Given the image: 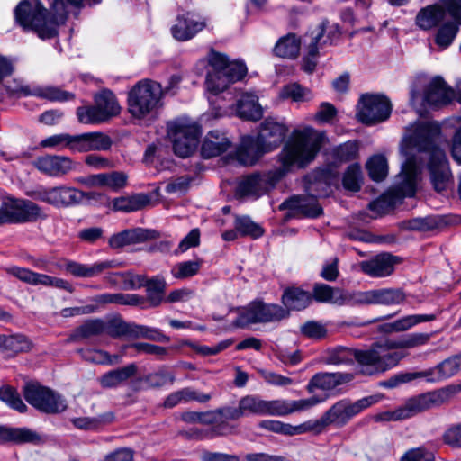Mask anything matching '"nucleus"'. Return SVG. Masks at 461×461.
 Segmentation results:
<instances>
[{
	"label": "nucleus",
	"mask_w": 461,
	"mask_h": 461,
	"mask_svg": "<svg viewBox=\"0 0 461 461\" xmlns=\"http://www.w3.org/2000/svg\"><path fill=\"white\" fill-rule=\"evenodd\" d=\"M400 461H434V455L425 447H420L408 450Z\"/></svg>",
	"instance_id": "338daca9"
},
{
	"label": "nucleus",
	"mask_w": 461,
	"mask_h": 461,
	"mask_svg": "<svg viewBox=\"0 0 461 461\" xmlns=\"http://www.w3.org/2000/svg\"><path fill=\"white\" fill-rule=\"evenodd\" d=\"M461 393V384H451L416 398L409 400L404 406L393 411L394 421L405 420L423 411L449 402Z\"/></svg>",
	"instance_id": "1a4fd4ad"
},
{
	"label": "nucleus",
	"mask_w": 461,
	"mask_h": 461,
	"mask_svg": "<svg viewBox=\"0 0 461 461\" xmlns=\"http://www.w3.org/2000/svg\"><path fill=\"white\" fill-rule=\"evenodd\" d=\"M338 110L330 103L322 102L318 107L313 119L320 124L333 123L337 118Z\"/></svg>",
	"instance_id": "bf43d9fd"
},
{
	"label": "nucleus",
	"mask_w": 461,
	"mask_h": 461,
	"mask_svg": "<svg viewBox=\"0 0 461 461\" xmlns=\"http://www.w3.org/2000/svg\"><path fill=\"white\" fill-rule=\"evenodd\" d=\"M288 318V311L276 303H266L256 300L248 304L235 323L245 326L255 323L278 322Z\"/></svg>",
	"instance_id": "dca6fc26"
},
{
	"label": "nucleus",
	"mask_w": 461,
	"mask_h": 461,
	"mask_svg": "<svg viewBox=\"0 0 461 461\" xmlns=\"http://www.w3.org/2000/svg\"><path fill=\"white\" fill-rule=\"evenodd\" d=\"M346 422V402L339 401L330 408L324 415L317 420H308L311 431L320 432L325 426L329 424L344 425Z\"/></svg>",
	"instance_id": "c9c22d12"
},
{
	"label": "nucleus",
	"mask_w": 461,
	"mask_h": 461,
	"mask_svg": "<svg viewBox=\"0 0 461 461\" xmlns=\"http://www.w3.org/2000/svg\"><path fill=\"white\" fill-rule=\"evenodd\" d=\"M105 321L99 318L88 319L74 329L67 339V343L82 342L105 333Z\"/></svg>",
	"instance_id": "2f4dec72"
},
{
	"label": "nucleus",
	"mask_w": 461,
	"mask_h": 461,
	"mask_svg": "<svg viewBox=\"0 0 461 461\" xmlns=\"http://www.w3.org/2000/svg\"><path fill=\"white\" fill-rule=\"evenodd\" d=\"M41 441V436L31 429L0 425V444H38Z\"/></svg>",
	"instance_id": "7c9ffc66"
},
{
	"label": "nucleus",
	"mask_w": 461,
	"mask_h": 461,
	"mask_svg": "<svg viewBox=\"0 0 461 461\" xmlns=\"http://www.w3.org/2000/svg\"><path fill=\"white\" fill-rule=\"evenodd\" d=\"M166 281L161 276H154L148 279L146 287V298L145 306L147 307H157L160 305L165 297L166 291Z\"/></svg>",
	"instance_id": "49530a36"
},
{
	"label": "nucleus",
	"mask_w": 461,
	"mask_h": 461,
	"mask_svg": "<svg viewBox=\"0 0 461 461\" xmlns=\"http://www.w3.org/2000/svg\"><path fill=\"white\" fill-rule=\"evenodd\" d=\"M455 98L454 90L440 77H435L427 86L423 101L431 106L445 105Z\"/></svg>",
	"instance_id": "a878e982"
},
{
	"label": "nucleus",
	"mask_w": 461,
	"mask_h": 461,
	"mask_svg": "<svg viewBox=\"0 0 461 461\" xmlns=\"http://www.w3.org/2000/svg\"><path fill=\"white\" fill-rule=\"evenodd\" d=\"M206 89L212 95L223 92L230 84L241 80L248 72L240 59H207Z\"/></svg>",
	"instance_id": "6e6552de"
},
{
	"label": "nucleus",
	"mask_w": 461,
	"mask_h": 461,
	"mask_svg": "<svg viewBox=\"0 0 461 461\" xmlns=\"http://www.w3.org/2000/svg\"><path fill=\"white\" fill-rule=\"evenodd\" d=\"M288 129L272 118H267L260 124L258 138L269 152L280 146L284 141Z\"/></svg>",
	"instance_id": "5701e85b"
},
{
	"label": "nucleus",
	"mask_w": 461,
	"mask_h": 461,
	"mask_svg": "<svg viewBox=\"0 0 461 461\" xmlns=\"http://www.w3.org/2000/svg\"><path fill=\"white\" fill-rule=\"evenodd\" d=\"M200 134V129L195 123L181 120L167 123V137L175 154L180 158H187L194 152Z\"/></svg>",
	"instance_id": "2eb2a0df"
},
{
	"label": "nucleus",
	"mask_w": 461,
	"mask_h": 461,
	"mask_svg": "<svg viewBox=\"0 0 461 461\" xmlns=\"http://www.w3.org/2000/svg\"><path fill=\"white\" fill-rule=\"evenodd\" d=\"M138 372L136 364L131 363L125 366L104 373L98 378L100 385L104 389L115 388L134 376Z\"/></svg>",
	"instance_id": "e433bc0d"
},
{
	"label": "nucleus",
	"mask_w": 461,
	"mask_h": 461,
	"mask_svg": "<svg viewBox=\"0 0 461 461\" xmlns=\"http://www.w3.org/2000/svg\"><path fill=\"white\" fill-rule=\"evenodd\" d=\"M151 388H160L167 384H172L175 382V375L166 370H159L156 373L149 374L144 378Z\"/></svg>",
	"instance_id": "680f3d73"
},
{
	"label": "nucleus",
	"mask_w": 461,
	"mask_h": 461,
	"mask_svg": "<svg viewBox=\"0 0 461 461\" xmlns=\"http://www.w3.org/2000/svg\"><path fill=\"white\" fill-rule=\"evenodd\" d=\"M237 115L246 121L257 122L263 117V109L258 104V96L253 93H245L236 103Z\"/></svg>",
	"instance_id": "72a5a7b5"
},
{
	"label": "nucleus",
	"mask_w": 461,
	"mask_h": 461,
	"mask_svg": "<svg viewBox=\"0 0 461 461\" xmlns=\"http://www.w3.org/2000/svg\"><path fill=\"white\" fill-rule=\"evenodd\" d=\"M205 25L204 19L187 12L177 15L176 24L171 27V33L176 41H185L194 38Z\"/></svg>",
	"instance_id": "aec40b11"
},
{
	"label": "nucleus",
	"mask_w": 461,
	"mask_h": 461,
	"mask_svg": "<svg viewBox=\"0 0 461 461\" xmlns=\"http://www.w3.org/2000/svg\"><path fill=\"white\" fill-rule=\"evenodd\" d=\"M301 46V37L294 32H288L278 39L273 52L277 58H298Z\"/></svg>",
	"instance_id": "ea45409f"
},
{
	"label": "nucleus",
	"mask_w": 461,
	"mask_h": 461,
	"mask_svg": "<svg viewBox=\"0 0 461 461\" xmlns=\"http://www.w3.org/2000/svg\"><path fill=\"white\" fill-rule=\"evenodd\" d=\"M77 135H70L68 133H61L50 136L41 141L43 147H56L59 145H64L69 149L72 152L77 151Z\"/></svg>",
	"instance_id": "13d9d810"
},
{
	"label": "nucleus",
	"mask_w": 461,
	"mask_h": 461,
	"mask_svg": "<svg viewBox=\"0 0 461 461\" xmlns=\"http://www.w3.org/2000/svg\"><path fill=\"white\" fill-rule=\"evenodd\" d=\"M5 88L11 95H34L50 101H68L75 97L74 94L62 91L55 86H35L31 89L29 86L16 85L13 86L6 85Z\"/></svg>",
	"instance_id": "4be33fe9"
},
{
	"label": "nucleus",
	"mask_w": 461,
	"mask_h": 461,
	"mask_svg": "<svg viewBox=\"0 0 461 461\" xmlns=\"http://www.w3.org/2000/svg\"><path fill=\"white\" fill-rule=\"evenodd\" d=\"M443 442L451 447H461V423L449 427L442 436Z\"/></svg>",
	"instance_id": "774afa93"
},
{
	"label": "nucleus",
	"mask_w": 461,
	"mask_h": 461,
	"mask_svg": "<svg viewBox=\"0 0 461 461\" xmlns=\"http://www.w3.org/2000/svg\"><path fill=\"white\" fill-rule=\"evenodd\" d=\"M128 176L122 171H113L90 175L82 181L90 187H107L113 191H118L127 185Z\"/></svg>",
	"instance_id": "c756f323"
},
{
	"label": "nucleus",
	"mask_w": 461,
	"mask_h": 461,
	"mask_svg": "<svg viewBox=\"0 0 461 461\" xmlns=\"http://www.w3.org/2000/svg\"><path fill=\"white\" fill-rule=\"evenodd\" d=\"M346 380V376L342 373L321 372L315 374L309 381L306 389L308 393H312L316 389L330 391L342 384Z\"/></svg>",
	"instance_id": "4c0bfd02"
},
{
	"label": "nucleus",
	"mask_w": 461,
	"mask_h": 461,
	"mask_svg": "<svg viewBox=\"0 0 461 461\" xmlns=\"http://www.w3.org/2000/svg\"><path fill=\"white\" fill-rule=\"evenodd\" d=\"M406 294L402 288L373 290V304L399 305L405 302Z\"/></svg>",
	"instance_id": "de8ad7c7"
},
{
	"label": "nucleus",
	"mask_w": 461,
	"mask_h": 461,
	"mask_svg": "<svg viewBox=\"0 0 461 461\" xmlns=\"http://www.w3.org/2000/svg\"><path fill=\"white\" fill-rule=\"evenodd\" d=\"M300 330L303 336L313 339H321L327 335L326 328L314 321L305 322L301 326Z\"/></svg>",
	"instance_id": "69168bd1"
},
{
	"label": "nucleus",
	"mask_w": 461,
	"mask_h": 461,
	"mask_svg": "<svg viewBox=\"0 0 461 461\" xmlns=\"http://www.w3.org/2000/svg\"><path fill=\"white\" fill-rule=\"evenodd\" d=\"M429 370L431 372L430 378H429L430 383L452 377L461 370V352L449 357Z\"/></svg>",
	"instance_id": "58836bf2"
},
{
	"label": "nucleus",
	"mask_w": 461,
	"mask_h": 461,
	"mask_svg": "<svg viewBox=\"0 0 461 461\" xmlns=\"http://www.w3.org/2000/svg\"><path fill=\"white\" fill-rule=\"evenodd\" d=\"M363 185V173L359 164L348 167V192L357 193Z\"/></svg>",
	"instance_id": "e2e57ef3"
},
{
	"label": "nucleus",
	"mask_w": 461,
	"mask_h": 461,
	"mask_svg": "<svg viewBox=\"0 0 461 461\" xmlns=\"http://www.w3.org/2000/svg\"><path fill=\"white\" fill-rule=\"evenodd\" d=\"M66 270L77 277H94L102 274L104 270L115 267L113 261H102L93 265H84L75 261L66 263Z\"/></svg>",
	"instance_id": "a19ab883"
},
{
	"label": "nucleus",
	"mask_w": 461,
	"mask_h": 461,
	"mask_svg": "<svg viewBox=\"0 0 461 461\" xmlns=\"http://www.w3.org/2000/svg\"><path fill=\"white\" fill-rule=\"evenodd\" d=\"M390 341L384 344H375L369 350L348 349L360 366V372L364 375H373L384 373L398 365L403 355L400 352H390Z\"/></svg>",
	"instance_id": "9d476101"
},
{
	"label": "nucleus",
	"mask_w": 461,
	"mask_h": 461,
	"mask_svg": "<svg viewBox=\"0 0 461 461\" xmlns=\"http://www.w3.org/2000/svg\"><path fill=\"white\" fill-rule=\"evenodd\" d=\"M310 94L311 91L308 88L302 86L298 83H292L281 88L279 97L281 99H291L294 102H303L310 99L308 96Z\"/></svg>",
	"instance_id": "5fc2aeb1"
},
{
	"label": "nucleus",
	"mask_w": 461,
	"mask_h": 461,
	"mask_svg": "<svg viewBox=\"0 0 461 461\" xmlns=\"http://www.w3.org/2000/svg\"><path fill=\"white\" fill-rule=\"evenodd\" d=\"M0 346L14 353L26 352L32 347L31 341L23 334H14L11 336L0 335Z\"/></svg>",
	"instance_id": "3c124183"
},
{
	"label": "nucleus",
	"mask_w": 461,
	"mask_h": 461,
	"mask_svg": "<svg viewBox=\"0 0 461 461\" xmlns=\"http://www.w3.org/2000/svg\"><path fill=\"white\" fill-rule=\"evenodd\" d=\"M23 394L30 405L46 414L62 413L68 408L61 394L38 382H27L23 387Z\"/></svg>",
	"instance_id": "f8f14e48"
},
{
	"label": "nucleus",
	"mask_w": 461,
	"mask_h": 461,
	"mask_svg": "<svg viewBox=\"0 0 461 461\" xmlns=\"http://www.w3.org/2000/svg\"><path fill=\"white\" fill-rule=\"evenodd\" d=\"M95 104L80 106L77 116L81 123L96 124L109 121L121 113V106L115 95L109 89H104L94 97Z\"/></svg>",
	"instance_id": "ddd939ff"
},
{
	"label": "nucleus",
	"mask_w": 461,
	"mask_h": 461,
	"mask_svg": "<svg viewBox=\"0 0 461 461\" xmlns=\"http://www.w3.org/2000/svg\"><path fill=\"white\" fill-rule=\"evenodd\" d=\"M9 272L19 280L32 285H42L44 286H52L59 289H63L69 293H72L74 288L68 281L50 276L44 274L35 273L28 268L23 267H12Z\"/></svg>",
	"instance_id": "6ab92c4d"
},
{
	"label": "nucleus",
	"mask_w": 461,
	"mask_h": 461,
	"mask_svg": "<svg viewBox=\"0 0 461 461\" xmlns=\"http://www.w3.org/2000/svg\"><path fill=\"white\" fill-rule=\"evenodd\" d=\"M264 400L254 395H247L240 400V406L245 415L247 412L262 415Z\"/></svg>",
	"instance_id": "0e129e2a"
},
{
	"label": "nucleus",
	"mask_w": 461,
	"mask_h": 461,
	"mask_svg": "<svg viewBox=\"0 0 461 461\" xmlns=\"http://www.w3.org/2000/svg\"><path fill=\"white\" fill-rule=\"evenodd\" d=\"M340 35L341 31L337 23L330 25L327 20L322 21L316 29L303 37V50L307 58L323 54L324 49L336 43Z\"/></svg>",
	"instance_id": "f3484780"
},
{
	"label": "nucleus",
	"mask_w": 461,
	"mask_h": 461,
	"mask_svg": "<svg viewBox=\"0 0 461 461\" xmlns=\"http://www.w3.org/2000/svg\"><path fill=\"white\" fill-rule=\"evenodd\" d=\"M268 152L258 136L256 138L246 137L237 150V159L244 166H253L264 154Z\"/></svg>",
	"instance_id": "c85d7f7f"
},
{
	"label": "nucleus",
	"mask_w": 461,
	"mask_h": 461,
	"mask_svg": "<svg viewBox=\"0 0 461 461\" xmlns=\"http://www.w3.org/2000/svg\"><path fill=\"white\" fill-rule=\"evenodd\" d=\"M68 11L64 0H53L48 10L40 0L22 1L15 8V18L24 28L33 30L40 38L51 39L67 21Z\"/></svg>",
	"instance_id": "7ed1b4c3"
},
{
	"label": "nucleus",
	"mask_w": 461,
	"mask_h": 461,
	"mask_svg": "<svg viewBox=\"0 0 461 461\" xmlns=\"http://www.w3.org/2000/svg\"><path fill=\"white\" fill-rule=\"evenodd\" d=\"M324 138L323 132L312 127L294 130L277 155L279 167L242 176L237 185L236 195L256 200L268 194L294 168H304L312 162Z\"/></svg>",
	"instance_id": "f257e3e1"
},
{
	"label": "nucleus",
	"mask_w": 461,
	"mask_h": 461,
	"mask_svg": "<svg viewBox=\"0 0 461 461\" xmlns=\"http://www.w3.org/2000/svg\"><path fill=\"white\" fill-rule=\"evenodd\" d=\"M359 267L365 274L373 277L390 276L394 269L393 257L389 253H382L370 260L362 261L358 265H352V269Z\"/></svg>",
	"instance_id": "393cba45"
},
{
	"label": "nucleus",
	"mask_w": 461,
	"mask_h": 461,
	"mask_svg": "<svg viewBox=\"0 0 461 461\" xmlns=\"http://www.w3.org/2000/svg\"><path fill=\"white\" fill-rule=\"evenodd\" d=\"M369 176L376 182L383 181L388 174L387 160L383 155H376L372 157L367 164Z\"/></svg>",
	"instance_id": "864d4df0"
},
{
	"label": "nucleus",
	"mask_w": 461,
	"mask_h": 461,
	"mask_svg": "<svg viewBox=\"0 0 461 461\" xmlns=\"http://www.w3.org/2000/svg\"><path fill=\"white\" fill-rule=\"evenodd\" d=\"M294 195L285 200L279 206L280 210H289L294 216L301 215L308 218H317L322 214L315 194Z\"/></svg>",
	"instance_id": "a211bd4d"
},
{
	"label": "nucleus",
	"mask_w": 461,
	"mask_h": 461,
	"mask_svg": "<svg viewBox=\"0 0 461 461\" xmlns=\"http://www.w3.org/2000/svg\"><path fill=\"white\" fill-rule=\"evenodd\" d=\"M32 199L51 205L54 208H69L81 204L85 199H96L95 192H84L74 186L60 185L56 186H38L27 192Z\"/></svg>",
	"instance_id": "0eeeda50"
},
{
	"label": "nucleus",
	"mask_w": 461,
	"mask_h": 461,
	"mask_svg": "<svg viewBox=\"0 0 461 461\" xmlns=\"http://www.w3.org/2000/svg\"><path fill=\"white\" fill-rule=\"evenodd\" d=\"M312 299L319 303H327L342 305L345 302L343 290L333 288L329 285L322 283H315L312 287Z\"/></svg>",
	"instance_id": "37998d69"
},
{
	"label": "nucleus",
	"mask_w": 461,
	"mask_h": 461,
	"mask_svg": "<svg viewBox=\"0 0 461 461\" xmlns=\"http://www.w3.org/2000/svg\"><path fill=\"white\" fill-rule=\"evenodd\" d=\"M35 166L41 172L53 177L67 175L75 167L74 162L70 158L54 155L38 158Z\"/></svg>",
	"instance_id": "b1692460"
},
{
	"label": "nucleus",
	"mask_w": 461,
	"mask_h": 461,
	"mask_svg": "<svg viewBox=\"0 0 461 461\" xmlns=\"http://www.w3.org/2000/svg\"><path fill=\"white\" fill-rule=\"evenodd\" d=\"M258 427L268 431L285 435L294 436L311 431L310 423L303 422L302 424L293 426L288 423H284L280 420H262L259 422Z\"/></svg>",
	"instance_id": "c03bdc74"
},
{
	"label": "nucleus",
	"mask_w": 461,
	"mask_h": 461,
	"mask_svg": "<svg viewBox=\"0 0 461 461\" xmlns=\"http://www.w3.org/2000/svg\"><path fill=\"white\" fill-rule=\"evenodd\" d=\"M283 308L288 311V317L291 311H301L305 309L312 303V295L299 287H287L284 290L281 297Z\"/></svg>",
	"instance_id": "f704fd0d"
},
{
	"label": "nucleus",
	"mask_w": 461,
	"mask_h": 461,
	"mask_svg": "<svg viewBox=\"0 0 461 461\" xmlns=\"http://www.w3.org/2000/svg\"><path fill=\"white\" fill-rule=\"evenodd\" d=\"M150 203V196L148 194L140 193L127 197L115 198L113 201L114 211L131 212L143 209Z\"/></svg>",
	"instance_id": "a18cd8bd"
},
{
	"label": "nucleus",
	"mask_w": 461,
	"mask_h": 461,
	"mask_svg": "<svg viewBox=\"0 0 461 461\" xmlns=\"http://www.w3.org/2000/svg\"><path fill=\"white\" fill-rule=\"evenodd\" d=\"M393 104L383 94H362L356 105V119L366 126H375L386 122L392 113Z\"/></svg>",
	"instance_id": "9b49d317"
},
{
	"label": "nucleus",
	"mask_w": 461,
	"mask_h": 461,
	"mask_svg": "<svg viewBox=\"0 0 461 461\" xmlns=\"http://www.w3.org/2000/svg\"><path fill=\"white\" fill-rule=\"evenodd\" d=\"M447 224L446 218L440 215H429L404 220L398 223V227L403 230L426 232L440 229Z\"/></svg>",
	"instance_id": "473e14b6"
},
{
	"label": "nucleus",
	"mask_w": 461,
	"mask_h": 461,
	"mask_svg": "<svg viewBox=\"0 0 461 461\" xmlns=\"http://www.w3.org/2000/svg\"><path fill=\"white\" fill-rule=\"evenodd\" d=\"M0 400L21 413H24L28 409L17 390L11 385L0 387Z\"/></svg>",
	"instance_id": "603ef678"
},
{
	"label": "nucleus",
	"mask_w": 461,
	"mask_h": 461,
	"mask_svg": "<svg viewBox=\"0 0 461 461\" xmlns=\"http://www.w3.org/2000/svg\"><path fill=\"white\" fill-rule=\"evenodd\" d=\"M159 233L155 230L133 228L127 229L111 236L108 244L112 249H122L125 246L135 245L148 240H156Z\"/></svg>",
	"instance_id": "412c9836"
},
{
	"label": "nucleus",
	"mask_w": 461,
	"mask_h": 461,
	"mask_svg": "<svg viewBox=\"0 0 461 461\" xmlns=\"http://www.w3.org/2000/svg\"><path fill=\"white\" fill-rule=\"evenodd\" d=\"M231 147V141L218 130L209 131L201 147V155L203 158L218 157L226 152Z\"/></svg>",
	"instance_id": "cd10ccee"
},
{
	"label": "nucleus",
	"mask_w": 461,
	"mask_h": 461,
	"mask_svg": "<svg viewBox=\"0 0 461 461\" xmlns=\"http://www.w3.org/2000/svg\"><path fill=\"white\" fill-rule=\"evenodd\" d=\"M46 218L42 208L31 200L8 198L1 206L0 225L35 222Z\"/></svg>",
	"instance_id": "4468645a"
},
{
	"label": "nucleus",
	"mask_w": 461,
	"mask_h": 461,
	"mask_svg": "<svg viewBox=\"0 0 461 461\" xmlns=\"http://www.w3.org/2000/svg\"><path fill=\"white\" fill-rule=\"evenodd\" d=\"M407 130L412 131L409 137L410 145L419 151L429 153L428 168L434 189L437 192L447 190L453 179L445 152L435 144L440 128L432 122H418Z\"/></svg>",
	"instance_id": "f03ea898"
},
{
	"label": "nucleus",
	"mask_w": 461,
	"mask_h": 461,
	"mask_svg": "<svg viewBox=\"0 0 461 461\" xmlns=\"http://www.w3.org/2000/svg\"><path fill=\"white\" fill-rule=\"evenodd\" d=\"M323 402V399L319 398L317 396H312L308 399H301L297 401H288L286 400V415L301 412L311 409L312 407L317 405Z\"/></svg>",
	"instance_id": "052dcab7"
},
{
	"label": "nucleus",
	"mask_w": 461,
	"mask_h": 461,
	"mask_svg": "<svg viewBox=\"0 0 461 461\" xmlns=\"http://www.w3.org/2000/svg\"><path fill=\"white\" fill-rule=\"evenodd\" d=\"M234 226L240 236H250L256 239L263 234V229L248 216L236 217Z\"/></svg>",
	"instance_id": "4d7b16f0"
},
{
	"label": "nucleus",
	"mask_w": 461,
	"mask_h": 461,
	"mask_svg": "<svg viewBox=\"0 0 461 461\" xmlns=\"http://www.w3.org/2000/svg\"><path fill=\"white\" fill-rule=\"evenodd\" d=\"M419 168L413 157L407 158L397 175L393 189L384 193L377 199L368 203V209L377 215L387 214L404 197H412L416 193V180Z\"/></svg>",
	"instance_id": "39448f33"
},
{
	"label": "nucleus",
	"mask_w": 461,
	"mask_h": 461,
	"mask_svg": "<svg viewBox=\"0 0 461 461\" xmlns=\"http://www.w3.org/2000/svg\"><path fill=\"white\" fill-rule=\"evenodd\" d=\"M346 162V147L339 145L327 154L324 167L314 169L308 174L305 180V190L318 196H328L337 188L341 176V184L346 188V173L339 168Z\"/></svg>",
	"instance_id": "20e7f679"
},
{
	"label": "nucleus",
	"mask_w": 461,
	"mask_h": 461,
	"mask_svg": "<svg viewBox=\"0 0 461 461\" xmlns=\"http://www.w3.org/2000/svg\"><path fill=\"white\" fill-rule=\"evenodd\" d=\"M113 140L101 131L77 134V151L85 153L89 151H106L111 149Z\"/></svg>",
	"instance_id": "bb28decb"
},
{
	"label": "nucleus",
	"mask_w": 461,
	"mask_h": 461,
	"mask_svg": "<svg viewBox=\"0 0 461 461\" xmlns=\"http://www.w3.org/2000/svg\"><path fill=\"white\" fill-rule=\"evenodd\" d=\"M446 16L443 5H433L422 8L417 14L416 24L422 30H430L438 26Z\"/></svg>",
	"instance_id": "79ce46f5"
},
{
	"label": "nucleus",
	"mask_w": 461,
	"mask_h": 461,
	"mask_svg": "<svg viewBox=\"0 0 461 461\" xmlns=\"http://www.w3.org/2000/svg\"><path fill=\"white\" fill-rule=\"evenodd\" d=\"M202 266V260H189L175 265L171 270L172 276L176 279H185L195 276Z\"/></svg>",
	"instance_id": "6e6d98bb"
},
{
	"label": "nucleus",
	"mask_w": 461,
	"mask_h": 461,
	"mask_svg": "<svg viewBox=\"0 0 461 461\" xmlns=\"http://www.w3.org/2000/svg\"><path fill=\"white\" fill-rule=\"evenodd\" d=\"M432 337V333H410L404 337L390 341L389 348H412L427 344Z\"/></svg>",
	"instance_id": "8fccbe9b"
},
{
	"label": "nucleus",
	"mask_w": 461,
	"mask_h": 461,
	"mask_svg": "<svg viewBox=\"0 0 461 461\" xmlns=\"http://www.w3.org/2000/svg\"><path fill=\"white\" fill-rule=\"evenodd\" d=\"M459 26L458 23L453 21L441 24L434 35V42L437 47L440 50L447 49L456 37Z\"/></svg>",
	"instance_id": "09e8293b"
},
{
	"label": "nucleus",
	"mask_w": 461,
	"mask_h": 461,
	"mask_svg": "<svg viewBox=\"0 0 461 461\" xmlns=\"http://www.w3.org/2000/svg\"><path fill=\"white\" fill-rule=\"evenodd\" d=\"M162 86L151 79L138 81L128 92V112L132 117L144 119L162 106Z\"/></svg>",
	"instance_id": "423d86ee"
}]
</instances>
